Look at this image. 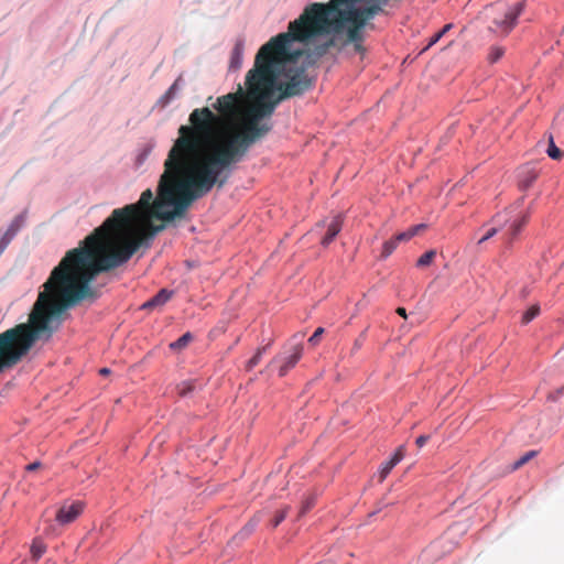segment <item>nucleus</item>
<instances>
[{"instance_id": "f257e3e1", "label": "nucleus", "mask_w": 564, "mask_h": 564, "mask_svg": "<svg viewBox=\"0 0 564 564\" xmlns=\"http://www.w3.org/2000/svg\"><path fill=\"white\" fill-rule=\"evenodd\" d=\"M148 240L123 225L109 224L107 218L77 248L67 251L44 283L29 323L0 334V372L19 364L36 340L50 339L66 308L96 297L90 286L96 275L126 263L139 248L148 246Z\"/></svg>"}, {"instance_id": "f03ea898", "label": "nucleus", "mask_w": 564, "mask_h": 564, "mask_svg": "<svg viewBox=\"0 0 564 564\" xmlns=\"http://www.w3.org/2000/svg\"><path fill=\"white\" fill-rule=\"evenodd\" d=\"M223 188L224 181L216 176L206 162H197L175 142L164 161L154 198L151 189H145L138 203L117 208L110 223L123 225L138 234L152 239L164 230L165 224L154 225L153 218L164 223L181 218L193 202L206 196L214 187Z\"/></svg>"}, {"instance_id": "7ed1b4c3", "label": "nucleus", "mask_w": 564, "mask_h": 564, "mask_svg": "<svg viewBox=\"0 0 564 564\" xmlns=\"http://www.w3.org/2000/svg\"><path fill=\"white\" fill-rule=\"evenodd\" d=\"M243 91L229 93L218 97L213 105L218 113L208 107L195 108L188 116V124L178 128V137L174 141L197 162H207L206 158L223 143L216 142L225 129L241 115Z\"/></svg>"}, {"instance_id": "20e7f679", "label": "nucleus", "mask_w": 564, "mask_h": 564, "mask_svg": "<svg viewBox=\"0 0 564 564\" xmlns=\"http://www.w3.org/2000/svg\"><path fill=\"white\" fill-rule=\"evenodd\" d=\"M292 41L280 33L258 51L252 69L246 76V86L251 100L256 101L262 113L270 118L278 104L282 101L279 95L274 97L275 79L283 64L292 62L300 51L291 50Z\"/></svg>"}, {"instance_id": "39448f33", "label": "nucleus", "mask_w": 564, "mask_h": 564, "mask_svg": "<svg viewBox=\"0 0 564 564\" xmlns=\"http://www.w3.org/2000/svg\"><path fill=\"white\" fill-rule=\"evenodd\" d=\"M264 118L267 117L262 113L258 104L252 100L246 111L240 130L227 139L223 143V148L217 149L215 153H210L206 158V161H208L206 163L220 182L224 181V186L230 177L232 166L242 160L256 141L271 131V122H261Z\"/></svg>"}, {"instance_id": "423d86ee", "label": "nucleus", "mask_w": 564, "mask_h": 564, "mask_svg": "<svg viewBox=\"0 0 564 564\" xmlns=\"http://www.w3.org/2000/svg\"><path fill=\"white\" fill-rule=\"evenodd\" d=\"M264 118L267 117L262 113L258 104L252 100L246 111L240 130L227 139L223 143V148L217 149L215 153H210L206 158V161H208L206 163L220 182L224 181V186L230 177L232 166L242 160L256 141L271 131V122H261Z\"/></svg>"}, {"instance_id": "0eeeda50", "label": "nucleus", "mask_w": 564, "mask_h": 564, "mask_svg": "<svg viewBox=\"0 0 564 564\" xmlns=\"http://www.w3.org/2000/svg\"><path fill=\"white\" fill-rule=\"evenodd\" d=\"M285 82L276 83L275 90L279 91V99H288L301 96L313 87V78H311L306 69L301 67H288L284 72Z\"/></svg>"}, {"instance_id": "6e6552de", "label": "nucleus", "mask_w": 564, "mask_h": 564, "mask_svg": "<svg viewBox=\"0 0 564 564\" xmlns=\"http://www.w3.org/2000/svg\"><path fill=\"white\" fill-rule=\"evenodd\" d=\"M84 507L85 505L82 501L64 503L57 510L55 519L62 525L72 523L83 513Z\"/></svg>"}, {"instance_id": "1a4fd4ad", "label": "nucleus", "mask_w": 564, "mask_h": 564, "mask_svg": "<svg viewBox=\"0 0 564 564\" xmlns=\"http://www.w3.org/2000/svg\"><path fill=\"white\" fill-rule=\"evenodd\" d=\"M303 354V345L302 343H296L291 350V354L286 357L280 358L275 357L272 359L271 364H280L279 376L284 377L290 369H292L301 359Z\"/></svg>"}, {"instance_id": "9d476101", "label": "nucleus", "mask_w": 564, "mask_h": 564, "mask_svg": "<svg viewBox=\"0 0 564 564\" xmlns=\"http://www.w3.org/2000/svg\"><path fill=\"white\" fill-rule=\"evenodd\" d=\"M522 10L523 3L518 2L512 9L506 12L502 20H495L497 29H499L505 34L509 33L516 25L517 19L521 14Z\"/></svg>"}, {"instance_id": "9b49d317", "label": "nucleus", "mask_w": 564, "mask_h": 564, "mask_svg": "<svg viewBox=\"0 0 564 564\" xmlns=\"http://www.w3.org/2000/svg\"><path fill=\"white\" fill-rule=\"evenodd\" d=\"M530 217V213L527 212L522 214L521 216H518L516 219L512 220L510 226L508 227L506 231V238L508 242H511L522 230V228L525 226Z\"/></svg>"}, {"instance_id": "f8f14e48", "label": "nucleus", "mask_w": 564, "mask_h": 564, "mask_svg": "<svg viewBox=\"0 0 564 564\" xmlns=\"http://www.w3.org/2000/svg\"><path fill=\"white\" fill-rule=\"evenodd\" d=\"M245 51V40L237 39L231 51L229 68L232 70H238L242 65V57Z\"/></svg>"}, {"instance_id": "ddd939ff", "label": "nucleus", "mask_w": 564, "mask_h": 564, "mask_svg": "<svg viewBox=\"0 0 564 564\" xmlns=\"http://www.w3.org/2000/svg\"><path fill=\"white\" fill-rule=\"evenodd\" d=\"M341 226H343L341 216L340 215L335 216L327 227L326 235L322 239V245L325 247L328 246L335 239V237L339 234V231L341 230Z\"/></svg>"}, {"instance_id": "4468645a", "label": "nucleus", "mask_w": 564, "mask_h": 564, "mask_svg": "<svg viewBox=\"0 0 564 564\" xmlns=\"http://www.w3.org/2000/svg\"><path fill=\"white\" fill-rule=\"evenodd\" d=\"M172 294H173L172 291L162 289L153 297H151L149 301H147L142 305V308L148 310V308H154L158 306H162L172 297Z\"/></svg>"}, {"instance_id": "2eb2a0df", "label": "nucleus", "mask_w": 564, "mask_h": 564, "mask_svg": "<svg viewBox=\"0 0 564 564\" xmlns=\"http://www.w3.org/2000/svg\"><path fill=\"white\" fill-rule=\"evenodd\" d=\"M403 458V447H399L393 456L384 462L380 468V480H384L386 477L390 474L393 467L401 462Z\"/></svg>"}, {"instance_id": "dca6fc26", "label": "nucleus", "mask_w": 564, "mask_h": 564, "mask_svg": "<svg viewBox=\"0 0 564 564\" xmlns=\"http://www.w3.org/2000/svg\"><path fill=\"white\" fill-rule=\"evenodd\" d=\"M425 228H426L425 224H419V225H415V226L409 228L408 230H405L403 232L395 235L394 238L398 242L409 241L410 239H412L414 236H416L420 231L424 230Z\"/></svg>"}, {"instance_id": "f3484780", "label": "nucleus", "mask_w": 564, "mask_h": 564, "mask_svg": "<svg viewBox=\"0 0 564 564\" xmlns=\"http://www.w3.org/2000/svg\"><path fill=\"white\" fill-rule=\"evenodd\" d=\"M347 43L361 42L362 41V26L357 24L347 23Z\"/></svg>"}, {"instance_id": "a211bd4d", "label": "nucleus", "mask_w": 564, "mask_h": 564, "mask_svg": "<svg viewBox=\"0 0 564 564\" xmlns=\"http://www.w3.org/2000/svg\"><path fill=\"white\" fill-rule=\"evenodd\" d=\"M335 45H336L335 37H330L327 41L323 42L322 44L316 45L313 48L312 54L316 57H321V56L325 55L329 51V48Z\"/></svg>"}, {"instance_id": "6ab92c4d", "label": "nucleus", "mask_w": 564, "mask_h": 564, "mask_svg": "<svg viewBox=\"0 0 564 564\" xmlns=\"http://www.w3.org/2000/svg\"><path fill=\"white\" fill-rule=\"evenodd\" d=\"M46 551V545L40 540H33L31 545V555L34 561H39Z\"/></svg>"}, {"instance_id": "aec40b11", "label": "nucleus", "mask_w": 564, "mask_h": 564, "mask_svg": "<svg viewBox=\"0 0 564 564\" xmlns=\"http://www.w3.org/2000/svg\"><path fill=\"white\" fill-rule=\"evenodd\" d=\"M180 82H181L180 78L176 79L173 83V85L167 89V91L161 97V102L163 106L167 105L175 98V96L180 89Z\"/></svg>"}, {"instance_id": "412c9836", "label": "nucleus", "mask_w": 564, "mask_h": 564, "mask_svg": "<svg viewBox=\"0 0 564 564\" xmlns=\"http://www.w3.org/2000/svg\"><path fill=\"white\" fill-rule=\"evenodd\" d=\"M536 177H538V174L533 170L527 171L525 175L519 182V187L522 191H527L528 188L531 187V185L534 183Z\"/></svg>"}, {"instance_id": "4be33fe9", "label": "nucleus", "mask_w": 564, "mask_h": 564, "mask_svg": "<svg viewBox=\"0 0 564 564\" xmlns=\"http://www.w3.org/2000/svg\"><path fill=\"white\" fill-rule=\"evenodd\" d=\"M435 257H436L435 250L426 251L417 259L416 267H419V268L429 267L434 261Z\"/></svg>"}, {"instance_id": "5701e85b", "label": "nucleus", "mask_w": 564, "mask_h": 564, "mask_svg": "<svg viewBox=\"0 0 564 564\" xmlns=\"http://www.w3.org/2000/svg\"><path fill=\"white\" fill-rule=\"evenodd\" d=\"M547 155L553 160H560L563 156V151H561L554 143L553 135L549 138V147L546 150Z\"/></svg>"}, {"instance_id": "b1692460", "label": "nucleus", "mask_w": 564, "mask_h": 564, "mask_svg": "<svg viewBox=\"0 0 564 564\" xmlns=\"http://www.w3.org/2000/svg\"><path fill=\"white\" fill-rule=\"evenodd\" d=\"M195 389V381L186 380L177 386V393L180 397H186Z\"/></svg>"}, {"instance_id": "393cba45", "label": "nucleus", "mask_w": 564, "mask_h": 564, "mask_svg": "<svg viewBox=\"0 0 564 564\" xmlns=\"http://www.w3.org/2000/svg\"><path fill=\"white\" fill-rule=\"evenodd\" d=\"M192 340L191 333H186L183 336H181L177 340L170 344V348L173 350H178L188 345V343Z\"/></svg>"}, {"instance_id": "a878e982", "label": "nucleus", "mask_w": 564, "mask_h": 564, "mask_svg": "<svg viewBox=\"0 0 564 564\" xmlns=\"http://www.w3.org/2000/svg\"><path fill=\"white\" fill-rule=\"evenodd\" d=\"M451 28H452V24L444 25L441 31H438L431 37L429 44L426 45V47L423 51H426L427 48L433 46L435 43H437L451 30Z\"/></svg>"}, {"instance_id": "bb28decb", "label": "nucleus", "mask_w": 564, "mask_h": 564, "mask_svg": "<svg viewBox=\"0 0 564 564\" xmlns=\"http://www.w3.org/2000/svg\"><path fill=\"white\" fill-rule=\"evenodd\" d=\"M398 243L399 242L395 240L394 237L392 239L386 241L382 247L381 257L388 258L395 250V248L398 247Z\"/></svg>"}, {"instance_id": "cd10ccee", "label": "nucleus", "mask_w": 564, "mask_h": 564, "mask_svg": "<svg viewBox=\"0 0 564 564\" xmlns=\"http://www.w3.org/2000/svg\"><path fill=\"white\" fill-rule=\"evenodd\" d=\"M265 348L262 347V348H258L256 354L249 359V361L247 362V369L248 370H251L253 369L256 366L259 365V362L261 361L262 359V356H263V352H264Z\"/></svg>"}, {"instance_id": "c85d7f7f", "label": "nucleus", "mask_w": 564, "mask_h": 564, "mask_svg": "<svg viewBox=\"0 0 564 564\" xmlns=\"http://www.w3.org/2000/svg\"><path fill=\"white\" fill-rule=\"evenodd\" d=\"M505 54V50L500 46H492L488 53L489 63L498 62Z\"/></svg>"}, {"instance_id": "c756f323", "label": "nucleus", "mask_w": 564, "mask_h": 564, "mask_svg": "<svg viewBox=\"0 0 564 564\" xmlns=\"http://www.w3.org/2000/svg\"><path fill=\"white\" fill-rule=\"evenodd\" d=\"M540 313L539 305H532L522 316V322L524 324H528L531 322L534 317H536Z\"/></svg>"}, {"instance_id": "7c9ffc66", "label": "nucleus", "mask_w": 564, "mask_h": 564, "mask_svg": "<svg viewBox=\"0 0 564 564\" xmlns=\"http://www.w3.org/2000/svg\"><path fill=\"white\" fill-rule=\"evenodd\" d=\"M535 455H536L535 451H530V452L525 453L517 462H514L513 469H518V468L522 467L524 464H527Z\"/></svg>"}, {"instance_id": "2f4dec72", "label": "nucleus", "mask_w": 564, "mask_h": 564, "mask_svg": "<svg viewBox=\"0 0 564 564\" xmlns=\"http://www.w3.org/2000/svg\"><path fill=\"white\" fill-rule=\"evenodd\" d=\"M289 507H284L283 509L279 510L272 520V527L276 528L288 516Z\"/></svg>"}, {"instance_id": "473e14b6", "label": "nucleus", "mask_w": 564, "mask_h": 564, "mask_svg": "<svg viewBox=\"0 0 564 564\" xmlns=\"http://www.w3.org/2000/svg\"><path fill=\"white\" fill-rule=\"evenodd\" d=\"M24 220H25L24 215H22V214L18 215L17 217H14V219L11 221V224L9 225L8 228L13 229L15 232H18L21 229V227L23 226Z\"/></svg>"}, {"instance_id": "72a5a7b5", "label": "nucleus", "mask_w": 564, "mask_h": 564, "mask_svg": "<svg viewBox=\"0 0 564 564\" xmlns=\"http://www.w3.org/2000/svg\"><path fill=\"white\" fill-rule=\"evenodd\" d=\"M324 328L323 327H318L316 328V330L313 333V335L308 338V343L312 345V346H315L318 344L319 339H321V336L324 334Z\"/></svg>"}, {"instance_id": "f704fd0d", "label": "nucleus", "mask_w": 564, "mask_h": 564, "mask_svg": "<svg viewBox=\"0 0 564 564\" xmlns=\"http://www.w3.org/2000/svg\"><path fill=\"white\" fill-rule=\"evenodd\" d=\"M314 503L315 502L313 498L305 500L301 507L300 516H304L314 506Z\"/></svg>"}, {"instance_id": "c9c22d12", "label": "nucleus", "mask_w": 564, "mask_h": 564, "mask_svg": "<svg viewBox=\"0 0 564 564\" xmlns=\"http://www.w3.org/2000/svg\"><path fill=\"white\" fill-rule=\"evenodd\" d=\"M260 519H261L260 514H256L250 520V522L245 527V530H247L248 533H250L256 528V525L259 523Z\"/></svg>"}, {"instance_id": "e433bc0d", "label": "nucleus", "mask_w": 564, "mask_h": 564, "mask_svg": "<svg viewBox=\"0 0 564 564\" xmlns=\"http://www.w3.org/2000/svg\"><path fill=\"white\" fill-rule=\"evenodd\" d=\"M498 232V229L497 228H491L489 229L486 235L479 239L478 241V245H481L484 243L485 241H487L488 239H490L491 237H494L496 234Z\"/></svg>"}, {"instance_id": "4c0bfd02", "label": "nucleus", "mask_w": 564, "mask_h": 564, "mask_svg": "<svg viewBox=\"0 0 564 564\" xmlns=\"http://www.w3.org/2000/svg\"><path fill=\"white\" fill-rule=\"evenodd\" d=\"M10 242L11 239H9L4 234L0 237V254L4 251Z\"/></svg>"}, {"instance_id": "58836bf2", "label": "nucleus", "mask_w": 564, "mask_h": 564, "mask_svg": "<svg viewBox=\"0 0 564 564\" xmlns=\"http://www.w3.org/2000/svg\"><path fill=\"white\" fill-rule=\"evenodd\" d=\"M429 438H430V437H429L427 435H420V436L416 438L415 443H416V445H417L419 447H423V446L426 444V442L429 441Z\"/></svg>"}, {"instance_id": "ea45409f", "label": "nucleus", "mask_w": 564, "mask_h": 564, "mask_svg": "<svg viewBox=\"0 0 564 564\" xmlns=\"http://www.w3.org/2000/svg\"><path fill=\"white\" fill-rule=\"evenodd\" d=\"M40 466H41V464H40L39 462H34V463H32V464H29V465L26 466V469H28V470H30V471H32V470L37 469Z\"/></svg>"}, {"instance_id": "a19ab883", "label": "nucleus", "mask_w": 564, "mask_h": 564, "mask_svg": "<svg viewBox=\"0 0 564 564\" xmlns=\"http://www.w3.org/2000/svg\"><path fill=\"white\" fill-rule=\"evenodd\" d=\"M4 235L9 238V239H13V237L17 235V232L13 230V229H10L8 228L4 232Z\"/></svg>"}, {"instance_id": "79ce46f5", "label": "nucleus", "mask_w": 564, "mask_h": 564, "mask_svg": "<svg viewBox=\"0 0 564 564\" xmlns=\"http://www.w3.org/2000/svg\"><path fill=\"white\" fill-rule=\"evenodd\" d=\"M397 313H398L400 316H402V317L406 318V311H405V308H404V307H398V308H397Z\"/></svg>"}, {"instance_id": "37998d69", "label": "nucleus", "mask_w": 564, "mask_h": 564, "mask_svg": "<svg viewBox=\"0 0 564 564\" xmlns=\"http://www.w3.org/2000/svg\"><path fill=\"white\" fill-rule=\"evenodd\" d=\"M352 43L355 44V50L358 52H361V50H362L361 42H352Z\"/></svg>"}, {"instance_id": "c03bdc74", "label": "nucleus", "mask_w": 564, "mask_h": 564, "mask_svg": "<svg viewBox=\"0 0 564 564\" xmlns=\"http://www.w3.org/2000/svg\"><path fill=\"white\" fill-rule=\"evenodd\" d=\"M100 375H108L110 372V370L108 368H102L100 369Z\"/></svg>"}, {"instance_id": "a18cd8bd", "label": "nucleus", "mask_w": 564, "mask_h": 564, "mask_svg": "<svg viewBox=\"0 0 564 564\" xmlns=\"http://www.w3.org/2000/svg\"><path fill=\"white\" fill-rule=\"evenodd\" d=\"M558 393L560 394L564 393V387L561 390H558Z\"/></svg>"}]
</instances>
